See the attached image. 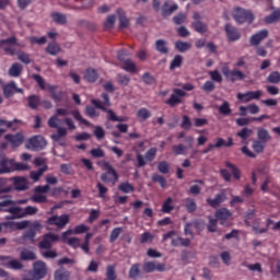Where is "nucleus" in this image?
Listing matches in <instances>:
<instances>
[{
    "label": "nucleus",
    "instance_id": "1",
    "mask_svg": "<svg viewBox=\"0 0 280 280\" xmlns=\"http://www.w3.org/2000/svg\"><path fill=\"white\" fill-rule=\"evenodd\" d=\"M0 211L11 213V220H21L27 218V215H36L38 208L34 206H27L25 209L22 207H15L14 200H2L0 201Z\"/></svg>",
    "mask_w": 280,
    "mask_h": 280
},
{
    "label": "nucleus",
    "instance_id": "2",
    "mask_svg": "<svg viewBox=\"0 0 280 280\" xmlns=\"http://www.w3.org/2000/svg\"><path fill=\"white\" fill-rule=\"evenodd\" d=\"M60 240H62L60 235L52 232H48L43 235L42 241L38 243V248L40 250H51L54 244L60 242Z\"/></svg>",
    "mask_w": 280,
    "mask_h": 280
},
{
    "label": "nucleus",
    "instance_id": "3",
    "mask_svg": "<svg viewBox=\"0 0 280 280\" xmlns=\"http://www.w3.org/2000/svg\"><path fill=\"white\" fill-rule=\"evenodd\" d=\"M233 19L236 23H253L255 21V15L252 11H248L244 8L237 7L234 10Z\"/></svg>",
    "mask_w": 280,
    "mask_h": 280
},
{
    "label": "nucleus",
    "instance_id": "4",
    "mask_svg": "<svg viewBox=\"0 0 280 280\" xmlns=\"http://www.w3.org/2000/svg\"><path fill=\"white\" fill-rule=\"evenodd\" d=\"M103 165L106 173L101 174V180H103V183H113V185H115L119 180V174H117V171L110 163L105 161L103 162Z\"/></svg>",
    "mask_w": 280,
    "mask_h": 280
},
{
    "label": "nucleus",
    "instance_id": "5",
    "mask_svg": "<svg viewBox=\"0 0 280 280\" xmlns=\"http://www.w3.org/2000/svg\"><path fill=\"white\" fill-rule=\"evenodd\" d=\"M11 178L0 177V200H13L12 194L14 186H12Z\"/></svg>",
    "mask_w": 280,
    "mask_h": 280
},
{
    "label": "nucleus",
    "instance_id": "6",
    "mask_svg": "<svg viewBox=\"0 0 280 280\" xmlns=\"http://www.w3.org/2000/svg\"><path fill=\"white\" fill-rule=\"evenodd\" d=\"M58 121H60V119H58L57 116H55V115H52L48 119L49 128H56L57 129V133H52L50 136L52 141H60V139H62V137H67V130L65 128L58 126Z\"/></svg>",
    "mask_w": 280,
    "mask_h": 280
},
{
    "label": "nucleus",
    "instance_id": "7",
    "mask_svg": "<svg viewBox=\"0 0 280 280\" xmlns=\"http://www.w3.org/2000/svg\"><path fill=\"white\" fill-rule=\"evenodd\" d=\"M192 20L194 21L191 22L190 27H192L195 32H197L198 34H207V32H209V26L202 21V16H200V13L195 12L192 14Z\"/></svg>",
    "mask_w": 280,
    "mask_h": 280
},
{
    "label": "nucleus",
    "instance_id": "8",
    "mask_svg": "<svg viewBox=\"0 0 280 280\" xmlns=\"http://www.w3.org/2000/svg\"><path fill=\"white\" fill-rule=\"evenodd\" d=\"M40 229H43V225L40 224L39 221H34L31 224V228L24 232L22 240H24L25 242H31V244H34L35 237H36V233H38V231H40Z\"/></svg>",
    "mask_w": 280,
    "mask_h": 280
},
{
    "label": "nucleus",
    "instance_id": "9",
    "mask_svg": "<svg viewBox=\"0 0 280 280\" xmlns=\"http://www.w3.org/2000/svg\"><path fill=\"white\" fill-rule=\"evenodd\" d=\"M185 95H187V92L180 89H174L173 93L171 94V97L166 100V104L171 106V108H174V106L183 104V100L180 97H185Z\"/></svg>",
    "mask_w": 280,
    "mask_h": 280
},
{
    "label": "nucleus",
    "instance_id": "10",
    "mask_svg": "<svg viewBox=\"0 0 280 280\" xmlns=\"http://www.w3.org/2000/svg\"><path fill=\"white\" fill-rule=\"evenodd\" d=\"M142 270L147 275H150V272H154V270H158V272H165L167 268L165 267V262L147 261L143 264Z\"/></svg>",
    "mask_w": 280,
    "mask_h": 280
},
{
    "label": "nucleus",
    "instance_id": "11",
    "mask_svg": "<svg viewBox=\"0 0 280 280\" xmlns=\"http://www.w3.org/2000/svg\"><path fill=\"white\" fill-rule=\"evenodd\" d=\"M14 172V159H8L5 155L0 154V175L11 174Z\"/></svg>",
    "mask_w": 280,
    "mask_h": 280
},
{
    "label": "nucleus",
    "instance_id": "12",
    "mask_svg": "<svg viewBox=\"0 0 280 280\" xmlns=\"http://www.w3.org/2000/svg\"><path fill=\"white\" fill-rule=\"evenodd\" d=\"M47 224L58 226V229H65L69 224V214H62L60 217L52 215L47 220Z\"/></svg>",
    "mask_w": 280,
    "mask_h": 280
},
{
    "label": "nucleus",
    "instance_id": "13",
    "mask_svg": "<svg viewBox=\"0 0 280 280\" xmlns=\"http://www.w3.org/2000/svg\"><path fill=\"white\" fill-rule=\"evenodd\" d=\"M33 270V276L36 280L45 279V277L47 276V265L43 260L36 261L34 264Z\"/></svg>",
    "mask_w": 280,
    "mask_h": 280
},
{
    "label": "nucleus",
    "instance_id": "14",
    "mask_svg": "<svg viewBox=\"0 0 280 280\" xmlns=\"http://www.w3.org/2000/svg\"><path fill=\"white\" fill-rule=\"evenodd\" d=\"M69 235H73V230H67L61 234V242L71 246L72 248H80V238L78 237H69Z\"/></svg>",
    "mask_w": 280,
    "mask_h": 280
},
{
    "label": "nucleus",
    "instance_id": "15",
    "mask_svg": "<svg viewBox=\"0 0 280 280\" xmlns=\"http://www.w3.org/2000/svg\"><path fill=\"white\" fill-rule=\"evenodd\" d=\"M12 45H16V37H9L0 40V48L3 49L5 54H9V56H14L16 54V49H14Z\"/></svg>",
    "mask_w": 280,
    "mask_h": 280
},
{
    "label": "nucleus",
    "instance_id": "16",
    "mask_svg": "<svg viewBox=\"0 0 280 280\" xmlns=\"http://www.w3.org/2000/svg\"><path fill=\"white\" fill-rule=\"evenodd\" d=\"M11 184L13 187V191H26L28 189L27 178L25 177H11Z\"/></svg>",
    "mask_w": 280,
    "mask_h": 280
},
{
    "label": "nucleus",
    "instance_id": "17",
    "mask_svg": "<svg viewBox=\"0 0 280 280\" xmlns=\"http://www.w3.org/2000/svg\"><path fill=\"white\" fill-rule=\"evenodd\" d=\"M47 145V141L43 136H35L28 140L26 148H32L33 150H43Z\"/></svg>",
    "mask_w": 280,
    "mask_h": 280
},
{
    "label": "nucleus",
    "instance_id": "18",
    "mask_svg": "<svg viewBox=\"0 0 280 280\" xmlns=\"http://www.w3.org/2000/svg\"><path fill=\"white\" fill-rule=\"evenodd\" d=\"M261 95H262V92L259 90L256 92L249 91V92H246L245 94L238 93L237 100H240L241 102H244L246 104L248 102H253V100H259V97H261Z\"/></svg>",
    "mask_w": 280,
    "mask_h": 280
},
{
    "label": "nucleus",
    "instance_id": "19",
    "mask_svg": "<svg viewBox=\"0 0 280 280\" xmlns=\"http://www.w3.org/2000/svg\"><path fill=\"white\" fill-rule=\"evenodd\" d=\"M92 104L93 106H95V108L103 110V113H107V119H109V121H117V115L115 114V112L113 109H108L104 107V105L102 104V101L92 100Z\"/></svg>",
    "mask_w": 280,
    "mask_h": 280
},
{
    "label": "nucleus",
    "instance_id": "20",
    "mask_svg": "<svg viewBox=\"0 0 280 280\" xmlns=\"http://www.w3.org/2000/svg\"><path fill=\"white\" fill-rule=\"evenodd\" d=\"M4 139L9 141V143H11L13 148H19V145H21L23 141H25V137L21 132H18L15 135H5Z\"/></svg>",
    "mask_w": 280,
    "mask_h": 280
},
{
    "label": "nucleus",
    "instance_id": "21",
    "mask_svg": "<svg viewBox=\"0 0 280 280\" xmlns=\"http://www.w3.org/2000/svg\"><path fill=\"white\" fill-rule=\"evenodd\" d=\"M225 33L229 40H232V42L240 40L242 36L240 34V31L235 26L231 25L230 23L225 24Z\"/></svg>",
    "mask_w": 280,
    "mask_h": 280
},
{
    "label": "nucleus",
    "instance_id": "22",
    "mask_svg": "<svg viewBox=\"0 0 280 280\" xmlns=\"http://www.w3.org/2000/svg\"><path fill=\"white\" fill-rule=\"evenodd\" d=\"M3 93L5 97H12L14 93H23V89L16 88V83L14 81L3 86Z\"/></svg>",
    "mask_w": 280,
    "mask_h": 280
},
{
    "label": "nucleus",
    "instance_id": "23",
    "mask_svg": "<svg viewBox=\"0 0 280 280\" xmlns=\"http://www.w3.org/2000/svg\"><path fill=\"white\" fill-rule=\"evenodd\" d=\"M267 36L268 30H262L250 37L249 44L252 45V47H257V45H259L261 40H265Z\"/></svg>",
    "mask_w": 280,
    "mask_h": 280
},
{
    "label": "nucleus",
    "instance_id": "24",
    "mask_svg": "<svg viewBox=\"0 0 280 280\" xmlns=\"http://www.w3.org/2000/svg\"><path fill=\"white\" fill-rule=\"evenodd\" d=\"M162 16L167 19V16H172L176 10H178V4H173L170 7V1H165L161 8Z\"/></svg>",
    "mask_w": 280,
    "mask_h": 280
},
{
    "label": "nucleus",
    "instance_id": "25",
    "mask_svg": "<svg viewBox=\"0 0 280 280\" xmlns=\"http://www.w3.org/2000/svg\"><path fill=\"white\" fill-rule=\"evenodd\" d=\"M224 200H226V194H224V191L215 195V197L213 199H207L208 205H210L212 207V209H217V207H220V205H222V202H224Z\"/></svg>",
    "mask_w": 280,
    "mask_h": 280
},
{
    "label": "nucleus",
    "instance_id": "26",
    "mask_svg": "<svg viewBox=\"0 0 280 280\" xmlns=\"http://www.w3.org/2000/svg\"><path fill=\"white\" fill-rule=\"evenodd\" d=\"M155 50L158 54H162V56H167L170 54V47L167 46V40L158 39L155 40Z\"/></svg>",
    "mask_w": 280,
    "mask_h": 280
},
{
    "label": "nucleus",
    "instance_id": "27",
    "mask_svg": "<svg viewBox=\"0 0 280 280\" xmlns=\"http://www.w3.org/2000/svg\"><path fill=\"white\" fill-rule=\"evenodd\" d=\"M47 89L50 92V97L54 102H62V97L65 95L62 91H56L57 88L50 84L47 85Z\"/></svg>",
    "mask_w": 280,
    "mask_h": 280
},
{
    "label": "nucleus",
    "instance_id": "28",
    "mask_svg": "<svg viewBox=\"0 0 280 280\" xmlns=\"http://www.w3.org/2000/svg\"><path fill=\"white\" fill-rule=\"evenodd\" d=\"M257 139L262 143H268V141H270L272 137L270 136V132L268 131V129L259 128L257 131Z\"/></svg>",
    "mask_w": 280,
    "mask_h": 280
},
{
    "label": "nucleus",
    "instance_id": "29",
    "mask_svg": "<svg viewBox=\"0 0 280 280\" xmlns=\"http://www.w3.org/2000/svg\"><path fill=\"white\" fill-rule=\"evenodd\" d=\"M50 16L57 25H67V15L65 13L52 12Z\"/></svg>",
    "mask_w": 280,
    "mask_h": 280
},
{
    "label": "nucleus",
    "instance_id": "30",
    "mask_svg": "<svg viewBox=\"0 0 280 280\" xmlns=\"http://www.w3.org/2000/svg\"><path fill=\"white\" fill-rule=\"evenodd\" d=\"M118 19H119V28L125 30L130 25V22L128 21V18H126V12L121 9L117 10Z\"/></svg>",
    "mask_w": 280,
    "mask_h": 280
},
{
    "label": "nucleus",
    "instance_id": "31",
    "mask_svg": "<svg viewBox=\"0 0 280 280\" xmlns=\"http://www.w3.org/2000/svg\"><path fill=\"white\" fill-rule=\"evenodd\" d=\"M22 261H36V254L30 249H24L20 254Z\"/></svg>",
    "mask_w": 280,
    "mask_h": 280
},
{
    "label": "nucleus",
    "instance_id": "32",
    "mask_svg": "<svg viewBox=\"0 0 280 280\" xmlns=\"http://www.w3.org/2000/svg\"><path fill=\"white\" fill-rule=\"evenodd\" d=\"M279 21H280V9L273 11L270 15L265 18V23H267V25L279 23Z\"/></svg>",
    "mask_w": 280,
    "mask_h": 280
},
{
    "label": "nucleus",
    "instance_id": "33",
    "mask_svg": "<svg viewBox=\"0 0 280 280\" xmlns=\"http://www.w3.org/2000/svg\"><path fill=\"white\" fill-rule=\"evenodd\" d=\"M184 207L188 213H194L198 209V205H196V200L191 198L184 199Z\"/></svg>",
    "mask_w": 280,
    "mask_h": 280
},
{
    "label": "nucleus",
    "instance_id": "34",
    "mask_svg": "<svg viewBox=\"0 0 280 280\" xmlns=\"http://www.w3.org/2000/svg\"><path fill=\"white\" fill-rule=\"evenodd\" d=\"M22 71H23V66H21V63L15 62L9 69V75H11V78H19Z\"/></svg>",
    "mask_w": 280,
    "mask_h": 280
},
{
    "label": "nucleus",
    "instance_id": "35",
    "mask_svg": "<svg viewBox=\"0 0 280 280\" xmlns=\"http://www.w3.org/2000/svg\"><path fill=\"white\" fill-rule=\"evenodd\" d=\"M230 82H237V80H246V74L242 72V70L234 69L232 70V74L230 75V79H228Z\"/></svg>",
    "mask_w": 280,
    "mask_h": 280
},
{
    "label": "nucleus",
    "instance_id": "36",
    "mask_svg": "<svg viewBox=\"0 0 280 280\" xmlns=\"http://www.w3.org/2000/svg\"><path fill=\"white\" fill-rule=\"evenodd\" d=\"M175 49H177L179 54H185V51H189V49H191V44L183 40H177L175 43Z\"/></svg>",
    "mask_w": 280,
    "mask_h": 280
},
{
    "label": "nucleus",
    "instance_id": "37",
    "mask_svg": "<svg viewBox=\"0 0 280 280\" xmlns=\"http://www.w3.org/2000/svg\"><path fill=\"white\" fill-rule=\"evenodd\" d=\"M232 213L229 209L226 208H221L215 212V218L217 220H229V218H231Z\"/></svg>",
    "mask_w": 280,
    "mask_h": 280
},
{
    "label": "nucleus",
    "instance_id": "38",
    "mask_svg": "<svg viewBox=\"0 0 280 280\" xmlns=\"http://www.w3.org/2000/svg\"><path fill=\"white\" fill-rule=\"evenodd\" d=\"M70 277H71V273L69 272V270H66L63 268L58 269L55 272V280H69Z\"/></svg>",
    "mask_w": 280,
    "mask_h": 280
},
{
    "label": "nucleus",
    "instance_id": "39",
    "mask_svg": "<svg viewBox=\"0 0 280 280\" xmlns=\"http://www.w3.org/2000/svg\"><path fill=\"white\" fill-rule=\"evenodd\" d=\"M97 71L95 69H88L84 74L86 82H97Z\"/></svg>",
    "mask_w": 280,
    "mask_h": 280
},
{
    "label": "nucleus",
    "instance_id": "40",
    "mask_svg": "<svg viewBox=\"0 0 280 280\" xmlns=\"http://www.w3.org/2000/svg\"><path fill=\"white\" fill-rule=\"evenodd\" d=\"M151 179L153 183H159L160 187H162V189H165V187H167V179H165V177H163V175H159V173H155L151 176Z\"/></svg>",
    "mask_w": 280,
    "mask_h": 280
},
{
    "label": "nucleus",
    "instance_id": "41",
    "mask_svg": "<svg viewBox=\"0 0 280 280\" xmlns=\"http://www.w3.org/2000/svg\"><path fill=\"white\" fill-rule=\"evenodd\" d=\"M225 166L229 167V170H231L232 176L235 178V180H240V178L242 176V173L240 172V168H237V166H235L231 162H225Z\"/></svg>",
    "mask_w": 280,
    "mask_h": 280
},
{
    "label": "nucleus",
    "instance_id": "42",
    "mask_svg": "<svg viewBox=\"0 0 280 280\" xmlns=\"http://www.w3.org/2000/svg\"><path fill=\"white\" fill-rule=\"evenodd\" d=\"M48 170L47 165H44L43 167H40L38 171H32L31 172V178L32 180H39L40 176H43V174H45Z\"/></svg>",
    "mask_w": 280,
    "mask_h": 280
},
{
    "label": "nucleus",
    "instance_id": "43",
    "mask_svg": "<svg viewBox=\"0 0 280 280\" xmlns=\"http://www.w3.org/2000/svg\"><path fill=\"white\" fill-rule=\"evenodd\" d=\"M61 48L60 45L58 44H48L46 47V52L49 54L50 56H58L60 54Z\"/></svg>",
    "mask_w": 280,
    "mask_h": 280
},
{
    "label": "nucleus",
    "instance_id": "44",
    "mask_svg": "<svg viewBox=\"0 0 280 280\" xmlns=\"http://www.w3.org/2000/svg\"><path fill=\"white\" fill-rule=\"evenodd\" d=\"M141 275V265L135 264L129 269V278L130 279H137Z\"/></svg>",
    "mask_w": 280,
    "mask_h": 280
},
{
    "label": "nucleus",
    "instance_id": "45",
    "mask_svg": "<svg viewBox=\"0 0 280 280\" xmlns=\"http://www.w3.org/2000/svg\"><path fill=\"white\" fill-rule=\"evenodd\" d=\"M179 67H183V56L176 55L171 61L170 69L174 71V69H178Z\"/></svg>",
    "mask_w": 280,
    "mask_h": 280
},
{
    "label": "nucleus",
    "instance_id": "46",
    "mask_svg": "<svg viewBox=\"0 0 280 280\" xmlns=\"http://www.w3.org/2000/svg\"><path fill=\"white\" fill-rule=\"evenodd\" d=\"M266 149V142H261L260 140L253 141V150L256 154H261Z\"/></svg>",
    "mask_w": 280,
    "mask_h": 280
},
{
    "label": "nucleus",
    "instance_id": "47",
    "mask_svg": "<svg viewBox=\"0 0 280 280\" xmlns=\"http://www.w3.org/2000/svg\"><path fill=\"white\" fill-rule=\"evenodd\" d=\"M39 105H40V97H38L37 95L28 96L30 108H32L33 110H36V108H38Z\"/></svg>",
    "mask_w": 280,
    "mask_h": 280
},
{
    "label": "nucleus",
    "instance_id": "48",
    "mask_svg": "<svg viewBox=\"0 0 280 280\" xmlns=\"http://www.w3.org/2000/svg\"><path fill=\"white\" fill-rule=\"evenodd\" d=\"M219 113L221 115H224V117L231 115V104L229 102L224 101L223 104L219 107Z\"/></svg>",
    "mask_w": 280,
    "mask_h": 280
},
{
    "label": "nucleus",
    "instance_id": "49",
    "mask_svg": "<svg viewBox=\"0 0 280 280\" xmlns=\"http://www.w3.org/2000/svg\"><path fill=\"white\" fill-rule=\"evenodd\" d=\"M267 82H269V84H279L280 72L279 71L271 72L267 78Z\"/></svg>",
    "mask_w": 280,
    "mask_h": 280
},
{
    "label": "nucleus",
    "instance_id": "50",
    "mask_svg": "<svg viewBox=\"0 0 280 280\" xmlns=\"http://www.w3.org/2000/svg\"><path fill=\"white\" fill-rule=\"evenodd\" d=\"M7 268H11V270H23V265L20 260L12 259L7 262Z\"/></svg>",
    "mask_w": 280,
    "mask_h": 280
},
{
    "label": "nucleus",
    "instance_id": "51",
    "mask_svg": "<svg viewBox=\"0 0 280 280\" xmlns=\"http://www.w3.org/2000/svg\"><path fill=\"white\" fill-rule=\"evenodd\" d=\"M122 65L124 66L121 67V69L128 71L129 73H135V71H137V66L130 59L128 61H125Z\"/></svg>",
    "mask_w": 280,
    "mask_h": 280
},
{
    "label": "nucleus",
    "instance_id": "52",
    "mask_svg": "<svg viewBox=\"0 0 280 280\" xmlns=\"http://www.w3.org/2000/svg\"><path fill=\"white\" fill-rule=\"evenodd\" d=\"M119 191H122V194H130L135 191V186L131 185L130 183H121L118 186Z\"/></svg>",
    "mask_w": 280,
    "mask_h": 280
},
{
    "label": "nucleus",
    "instance_id": "53",
    "mask_svg": "<svg viewBox=\"0 0 280 280\" xmlns=\"http://www.w3.org/2000/svg\"><path fill=\"white\" fill-rule=\"evenodd\" d=\"M173 199L168 197L162 206L163 213H172L174 211V207L172 206Z\"/></svg>",
    "mask_w": 280,
    "mask_h": 280
},
{
    "label": "nucleus",
    "instance_id": "54",
    "mask_svg": "<svg viewBox=\"0 0 280 280\" xmlns=\"http://www.w3.org/2000/svg\"><path fill=\"white\" fill-rule=\"evenodd\" d=\"M158 172H160V174H170V164L167 161H161L158 163Z\"/></svg>",
    "mask_w": 280,
    "mask_h": 280
},
{
    "label": "nucleus",
    "instance_id": "55",
    "mask_svg": "<svg viewBox=\"0 0 280 280\" xmlns=\"http://www.w3.org/2000/svg\"><path fill=\"white\" fill-rule=\"evenodd\" d=\"M186 150H187V145L185 144H175L172 147V152L175 154V156L185 154Z\"/></svg>",
    "mask_w": 280,
    "mask_h": 280
},
{
    "label": "nucleus",
    "instance_id": "56",
    "mask_svg": "<svg viewBox=\"0 0 280 280\" xmlns=\"http://www.w3.org/2000/svg\"><path fill=\"white\" fill-rule=\"evenodd\" d=\"M90 154L93 159H104L106 153L103 151L102 148H95L90 151Z\"/></svg>",
    "mask_w": 280,
    "mask_h": 280
},
{
    "label": "nucleus",
    "instance_id": "57",
    "mask_svg": "<svg viewBox=\"0 0 280 280\" xmlns=\"http://www.w3.org/2000/svg\"><path fill=\"white\" fill-rule=\"evenodd\" d=\"M250 135H253V129H248L245 127L236 133V137H240L243 141H246V139H248Z\"/></svg>",
    "mask_w": 280,
    "mask_h": 280
},
{
    "label": "nucleus",
    "instance_id": "58",
    "mask_svg": "<svg viewBox=\"0 0 280 280\" xmlns=\"http://www.w3.org/2000/svg\"><path fill=\"white\" fill-rule=\"evenodd\" d=\"M137 116L139 117V119H142V121H145L147 119H150V117H152V114L147 108H140Z\"/></svg>",
    "mask_w": 280,
    "mask_h": 280
},
{
    "label": "nucleus",
    "instance_id": "59",
    "mask_svg": "<svg viewBox=\"0 0 280 280\" xmlns=\"http://www.w3.org/2000/svg\"><path fill=\"white\" fill-rule=\"evenodd\" d=\"M142 82H144V84H156V78H154V75L150 74V72H145L142 75Z\"/></svg>",
    "mask_w": 280,
    "mask_h": 280
},
{
    "label": "nucleus",
    "instance_id": "60",
    "mask_svg": "<svg viewBox=\"0 0 280 280\" xmlns=\"http://www.w3.org/2000/svg\"><path fill=\"white\" fill-rule=\"evenodd\" d=\"M129 56L130 54L126 49H121L117 54V59L119 60V62L124 63L130 59Z\"/></svg>",
    "mask_w": 280,
    "mask_h": 280
},
{
    "label": "nucleus",
    "instance_id": "61",
    "mask_svg": "<svg viewBox=\"0 0 280 280\" xmlns=\"http://www.w3.org/2000/svg\"><path fill=\"white\" fill-rule=\"evenodd\" d=\"M185 21H187V14L185 13H178L173 18V22L175 23V25H183Z\"/></svg>",
    "mask_w": 280,
    "mask_h": 280
},
{
    "label": "nucleus",
    "instance_id": "62",
    "mask_svg": "<svg viewBox=\"0 0 280 280\" xmlns=\"http://www.w3.org/2000/svg\"><path fill=\"white\" fill-rule=\"evenodd\" d=\"M201 89L205 93H213L215 91V83L213 81H207Z\"/></svg>",
    "mask_w": 280,
    "mask_h": 280
},
{
    "label": "nucleus",
    "instance_id": "63",
    "mask_svg": "<svg viewBox=\"0 0 280 280\" xmlns=\"http://www.w3.org/2000/svg\"><path fill=\"white\" fill-rule=\"evenodd\" d=\"M115 21H116L115 15H108L104 23L105 28L113 30L115 27Z\"/></svg>",
    "mask_w": 280,
    "mask_h": 280
},
{
    "label": "nucleus",
    "instance_id": "64",
    "mask_svg": "<svg viewBox=\"0 0 280 280\" xmlns=\"http://www.w3.org/2000/svg\"><path fill=\"white\" fill-rule=\"evenodd\" d=\"M155 156H156V148L149 149L144 154L145 161H149V162H152V160L155 159Z\"/></svg>",
    "mask_w": 280,
    "mask_h": 280
}]
</instances>
